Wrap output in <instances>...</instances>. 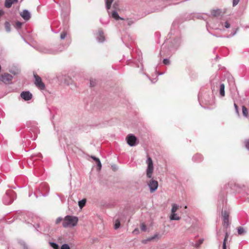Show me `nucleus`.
I'll return each instance as SVG.
<instances>
[{
  "mask_svg": "<svg viewBox=\"0 0 249 249\" xmlns=\"http://www.w3.org/2000/svg\"><path fill=\"white\" fill-rule=\"evenodd\" d=\"M66 48L64 46L60 45L58 48L51 46H41L36 48V50L42 53L55 54Z\"/></svg>",
  "mask_w": 249,
  "mask_h": 249,
  "instance_id": "nucleus-1",
  "label": "nucleus"
},
{
  "mask_svg": "<svg viewBox=\"0 0 249 249\" xmlns=\"http://www.w3.org/2000/svg\"><path fill=\"white\" fill-rule=\"evenodd\" d=\"M78 221V218L77 217L67 215L63 219L62 225L64 228L73 227L77 224Z\"/></svg>",
  "mask_w": 249,
  "mask_h": 249,
  "instance_id": "nucleus-2",
  "label": "nucleus"
},
{
  "mask_svg": "<svg viewBox=\"0 0 249 249\" xmlns=\"http://www.w3.org/2000/svg\"><path fill=\"white\" fill-rule=\"evenodd\" d=\"M16 198L15 192L12 190L7 191L3 197V202L6 205H8L12 203Z\"/></svg>",
  "mask_w": 249,
  "mask_h": 249,
  "instance_id": "nucleus-3",
  "label": "nucleus"
},
{
  "mask_svg": "<svg viewBox=\"0 0 249 249\" xmlns=\"http://www.w3.org/2000/svg\"><path fill=\"white\" fill-rule=\"evenodd\" d=\"M147 167L146 169V176L148 178H151L153 172V163L152 159L148 157L146 160Z\"/></svg>",
  "mask_w": 249,
  "mask_h": 249,
  "instance_id": "nucleus-4",
  "label": "nucleus"
},
{
  "mask_svg": "<svg viewBox=\"0 0 249 249\" xmlns=\"http://www.w3.org/2000/svg\"><path fill=\"white\" fill-rule=\"evenodd\" d=\"M126 141L127 144L130 146H135L138 142H137V138L132 134H129L126 137Z\"/></svg>",
  "mask_w": 249,
  "mask_h": 249,
  "instance_id": "nucleus-5",
  "label": "nucleus"
},
{
  "mask_svg": "<svg viewBox=\"0 0 249 249\" xmlns=\"http://www.w3.org/2000/svg\"><path fill=\"white\" fill-rule=\"evenodd\" d=\"M34 78L35 79V84L36 86L42 90L45 88L44 84L42 82V80L38 75L34 74Z\"/></svg>",
  "mask_w": 249,
  "mask_h": 249,
  "instance_id": "nucleus-6",
  "label": "nucleus"
},
{
  "mask_svg": "<svg viewBox=\"0 0 249 249\" xmlns=\"http://www.w3.org/2000/svg\"><path fill=\"white\" fill-rule=\"evenodd\" d=\"M12 79V75L7 73L1 74L0 77V80L5 84H9Z\"/></svg>",
  "mask_w": 249,
  "mask_h": 249,
  "instance_id": "nucleus-7",
  "label": "nucleus"
},
{
  "mask_svg": "<svg viewBox=\"0 0 249 249\" xmlns=\"http://www.w3.org/2000/svg\"><path fill=\"white\" fill-rule=\"evenodd\" d=\"M147 184L151 193L155 192L158 187V181L153 179L150 180Z\"/></svg>",
  "mask_w": 249,
  "mask_h": 249,
  "instance_id": "nucleus-8",
  "label": "nucleus"
},
{
  "mask_svg": "<svg viewBox=\"0 0 249 249\" xmlns=\"http://www.w3.org/2000/svg\"><path fill=\"white\" fill-rule=\"evenodd\" d=\"M222 215L223 217V225L226 228H227L230 225L229 221V214L226 211H222Z\"/></svg>",
  "mask_w": 249,
  "mask_h": 249,
  "instance_id": "nucleus-9",
  "label": "nucleus"
},
{
  "mask_svg": "<svg viewBox=\"0 0 249 249\" xmlns=\"http://www.w3.org/2000/svg\"><path fill=\"white\" fill-rule=\"evenodd\" d=\"M21 97L25 101H29L31 100L33 97L32 93L29 91H22L20 93Z\"/></svg>",
  "mask_w": 249,
  "mask_h": 249,
  "instance_id": "nucleus-10",
  "label": "nucleus"
},
{
  "mask_svg": "<svg viewBox=\"0 0 249 249\" xmlns=\"http://www.w3.org/2000/svg\"><path fill=\"white\" fill-rule=\"evenodd\" d=\"M233 188L231 187L232 189H234L237 193H240L243 190H245L246 186L244 185L239 184H235L233 185Z\"/></svg>",
  "mask_w": 249,
  "mask_h": 249,
  "instance_id": "nucleus-11",
  "label": "nucleus"
},
{
  "mask_svg": "<svg viewBox=\"0 0 249 249\" xmlns=\"http://www.w3.org/2000/svg\"><path fill=\"white\" fill-rule=\"evenodd\" d=\"M20 16L26 21L28 20L31 18V14L27 10H24L20 14Z\"/></svg>",
  "mask_w": 249,
  "mask_h": 249,
  "instance_id": "nucleus-12",
  "label": "nucleus"
},
{
  "mask_svg": "<svg viewBox=\"0 0 249 249\" xmlns=\"http://www.w3.org/2000/svg\"><path fill=\"white\" fill-rule=\"evenodd\" d=\"M97 39L99 42H103L105 40V36L102 30L100 29L98 30V35L97 36Z\"/></svg>",
  "mask_w": 249,
  "mask_h": 249,
  "instance_id": "nucleus-13",
  "label": "nucleus"
},
{
  "mask_svg": "<svg viewBox=\"0 0 249 249\" xmlns=\"http://www.w3.org/2000/svg\"><path fill=\"white\" fill-rule=\"evenodd\" d=\"M216 87H219V93L222 97L225 96V85L223 83H216Z\"/></svg>",
  "mask_w": 249,
  "mask_h": 249,
  "instance_id": "nucleus-14",
  "label": "nucleus"
},
{
  "mask_svg": "<svg viewBox=\"0 0 249 249\" xmlns=\"http://www.w3.org/2000/svg\"><path fill=\"white\" fill-rule=\"evenodd\" d=\"M18 0H5L4 6L7 8H10L12 4L14 3H17Z\"/></svg>",
  "mask_w": 249,
  "mask_h": 249,
  "instance_id": "nucleus-15",
  "label": "nucleus"
},
{
  "mask_svg": "<svg viewBox=\"0 0 249 249\" xmlns=\"http://www.w3.org/2000/svg\"><path fill=\"white\" fill-rule=\"evenodd\" d=\"M203 160V157L201 155L196 154L193 157V160L196 162H200Z\"/></svg>",
  "mask_w": 249,
  "mask_h": 249,
  "instance_id": "nucleus-16",
  "label": "nucleus"
},
{
  "mask_svg": "<svg viewBox=\"0 0 249 249\" xmlns=\"http://www.w3.org/2000/svg\"><path fill=\"white\" fill-rule=\"evenodd\" d=\"M170 219L171 220H179L180 217L176 213H171Z\"/></svg>",
  "mask_w": 249,
  "mask_h": 249,
  "instance_id": "nucleus-17",
  "label": "nucleus"
},
{
  "mask_svg": "<svg viewBox=\"0 0 249 249\" xmlns=\"http://www.w3.org/2000/svg\"><path fill=\"white\" fill-rule=\"evenodd\" d=\"M91 158L95 161L96 163L97 164V167H98L99 170H100L101 168V167H102V164H101V162L99 159H98L95 157H94V156H91Z\"/></svg>",
  "mask_w": 249,
  "mask_h": 249,
  "instance_id": "nucleus-18",
  "label": "nucleus"
},
{
  "mask_svg": "<svg viewBox=\"0 0 249 249\" xmlns=\"http://www.w3.org/2000/svg\"><path fill=\"white\" fill-rule=\"evenodd\" d=\"M112 17L113 18H114V19H115L116 20H119V19H122V20H124V18H122L121 17H120L118 13L115 11H114L112 13Z\"/></svg>",
  "mask_w": 249,
  "mask_h": 249,
  "instance_id": "nucleus-19",
  "label": "nucleus"
},
{
  "mask_svg": "<svg viewBox=\"0 0 249 249\" xmlns=\"http://www.w3.org/2000/svg\"><path fill=\"white\" fill-rule=\"evenodd\" d=\"M134 23V21L131 19H126L124 21V25L131 26Z\"/></svg>",
  "mask_w": 249,
  "mask_h": 249,
  "instance_id": "nucleus-20",
  "label": "nucleus"
},
{
  "mask_svg": "<svg viewBox=\"0 0 249 249\" xmlns=\"http://www.w3.org/2000/svg\"><path fill=\"white\" fill-rule=\"evenodd\" d=\"M114 0H106V6L107 10H109Z\"/></svg>",
  "mask_w": 249,
  "mask_h": 249,
  "instance_id": "nucleus-21",
  "label": "nucleus"
},
{
  "mask_svg": "<svg viewBox=\"0 0 249 249\" xmlns=\"http://www.w3.org/2000/svg\"><path fill=\"white\" fill-rule=\"evenodd\" d=\"M172 207L171 209V213H176L178 209L179 206L176 204H173L172 205Z\"/></svg>",
  "mask_w": 249,
  "mask_h": 249,
  "instance_id": "nucleus-22",
  "label": "nucleus"
},
{
  "mask_svg": "<svg viewBox=\"0 0 249 249\" xmlns=\"http://www.w3.org/2000/svg\"><path fill=\"white\" fill-rule=\"evenodd\" d=\"M242 114L245 117H248V110L244 106H242Z\"/></svg>",
  "mask_w": 249,
  "mask_h": 249,
  "instance_id": "nucleus-23",
  "label": "nucleus"
},
{
  "mask_svg": "<svg viewBox=\"0 0 249 249\" xmlns=\"http://www.w3.org/2000/svg\"><path fill=\"white\" fill-rule=\"evenodd\" d=\"M237 232L239 235H242L246 232L245 230L242 227L237 228Z\"/></svg>",
  "mask_w": 249,
  "mask_h": 249,
  "instance_id": "nucleus-24",
  "label": "nucleus"
},
{
  "mask_svg": "<svg viewBox=\"0 0 249 249\" xmlns=\"http://www.w3.org/2000/svg\"><path fill=\"white\" fill-rule=\"evenodd\" d=\"M220 10L219 9L213 10L212 11V15L214 17L218 16L220 14Z\"/></svg>",
  "mask_w": 249,
  "mask_h": 249,
  "instance_id": "nucleus-25",
  "label": "nucleus"
},
{
  "mask_svg": "<svg viewBox=\"0 0 249 249\" xmlns=\"http://www.w3.org/2000/svg\"><path fill=\"white\" fill-rule=\"evenodd\" d=\"M19 243L22 246L23 249H30L28 245L24 241L21 240L19 242Z\"/></svg>",
  "mask_w": 249,
  "mask_h": 249,
  "instance_id": "nucleus-26",
  "label": "nucleus"
},
{
  "mask_svg": "<svg viewBox=\"0 0 249 249\" xmlns=\"http://www.w3.org/2000/svg\"><path fill=\"white\" fill-rule=\"evenodd\" d=\"M49 244L54 249H59L58 245L56 243L50 242Z\"/></svg>",
  "mask_w": 249,
  "mask_h": 249,
  "instance_id": "nucleus-27",
  "label": "nucleus"
},
{
  "mask_svg": "<svg viewBox=\"0 0 249 249\" xmlns=\"http://www.w3.org/2000/svg\"><path fill=\"white\" fill-rule=\"evenodd\" d=\"M4 25H5V28L6 31L7 32H10L11 31V28H10L11 25H10V23L8 21H6L5 22Z\"/></svg>",
  "mask_w": 249,
  "mask_h": 249,
  "instance_id": "nucleus-28",
  "label": "nucleus"
},
{
  "mask_svg": "<svg viewBox=\"0 0 249 249\" xmlns=\"http://www.w3.org/2000/svg\"><path fill=\"white\" fill-rule=\"evenodd\" d=\"M86 199H82L81 200H80L78 202V205L80 208H83L86 204Z\"/></svg>",
  "mask_w": 249,
  "mask_h": 249,
  "instance_id": "nucleus-29",
  "label": "nucleus"
},
{
  "mask_svg": "<svg viewBox=\"0 0 249 249\" xmlns=\"http://www.w3.org/2000/svg\"><path fill=\"white\" fill-rule=\"evenodd\" d=\"M120 227V222L119 219H116L115 221L114 229L115 230L118 229Z\"/></svg>",
  "mask_w": 249,
  "mask_h": 249,
  "instance_id": "nucleus-30",
  "label": "nucleus"
},
{
  "mask_svg": "<svg viewBox=\"0 0 249 249\" xmlns=\"http://www.w3.org/2000/svg\"><path fill=\"white\" fill-rule=\"evenodd\" d=\"M203 242V239H200L198 241H197L195 244L194 246L196 248L198 247Z\"/></svg>",
  "mask_w": 249,
  "mask_h": 249,
  "instance_id": "nucleus-31",
  "label": "nucleus"
},
{
  "mask_svg": "<svg viewBox=\"0 0 249 249\" xmlns=\"http://www.w3.org/2000/svg\"><path fill=\"white\" fill-rule=\"evenodd\" d=\"M67 35V32L66 31H63L61 33L60 36V37L61 39H65Z\"/></svg>",
  "mask_w": 249,
  "mask_h": 249,
  "instance_id": "nucleus-32",
  "label": "nucleus"
},
{
  "mask_svg": "<svg viewBox=\"0 0 249 249\" xmlns=\"http://www.w3.org/2000/svg\"><path fill=\"white\" fill-rule=\"evenodd\" d=\"M34 133V137L33 138V140H35L36 138V135L37 133L39 132V130L37 128L35 127L34 128V130H32Z\"/></svg>",
  "mask_w": 249,
  "mask_h": 249,
  "instance_id": "nucleus-33",
  "label": "nucleus"
},
{
  "mask_svg": "<svg viewBox=\"0 0 249 249\" xmlns=\"http://www.w3.org/2000/svg\"><path fill=\"white\" fill-rule=\"evenodd\" d=\"M60 249H70V247L68 244H64L61 246Z\"/></svg>",
  "mask_w": 249,
  "mask_h": 249,
  "instance_id": "nucleus-34",
  "label": "nucleus"
},
{
  "mask_svg": "<svg viewBox=\"0 0 249 249\" xmlns=\"http://www.w3.org/2000/svg\"><path fill=\"white\" fill-rule=\"evenodd\" d=\"M141 229L142 231H145L146 230V225L144 223H142L141 225Z\"/></svg>",
  "mask_w": 249,
  "mask_h": 249,
  "instance_id": "nucleus-35",
  "label": "nucleus"
},
{
  "mask_svg": "<svg viewBox=\"0 0 249 249\" xmlns=\"http://www.w3.org/2000/svg\"><path fill=\"white\" fill-rule=\"evenodd\" d=\"M22 23L19 21H18L16 23L15 27L17 29L20 28L22 26Z\"/></svg>",
  "mask_w": 249,
  "mask_h": 249,
  "instance_id": "nucleus-36",
  "label": "nucleus"
},
{
  "mask_svg": "<svg viewBox=\"0 0 249 249\" xmlns=\"http://www.w3.org/2000/svg\"><path fill=\"white\" fill-rule=\"evenodd\" d=\"M244 143L246 148L249 150V139L245 140Z\"/></svg>",
  "mask_w": 249,
  "mask_h": 249,
  "instance_id": "nucleus-37",
  "label": "nucleus"
},
{
  "mask_svg": "<svg viewBox=\"0 0 249 249\" xmlns=\"http://www.w3.org/2000/svg\"><path fill=\"white\" fill-rule=\"evenodd\" d=\"M163 63L165 65H169L170 63V60L167 58H164L163 60Z\"/></svg>",
  "mask_w": 249,
  "mask_h": 249,
  "instance_id": "nucleus-38",
  "label": "nucleus"
},
{
  "mask_svg": "<svg viewBox=\"0 0 249 249\" xmlns=\"http://www.w3.org/2000/svg\"><path fill=\"white\" fill-rule=\"evenodd\" d=\"M36 156L37 158H40V157H41V154L38 153V154H37L36 155H32V156H31V160H35V157H36Z\"/></svg>",
  "mask_w": 249,
  "mask_h": 249,
  "instance_id": "nucleus-39",
  "label": "nucleus"
},
{
  "mask_svg": "<svg viewBox=\"0 0 249 249\" xmlns=\"http://www.w3.org/2000/svg\"><path fill=\"white\" fill-rule=\"evenodd\" d=\"M96 85L95 80H90V86L92 87L95 86Z\"/></svg>",
  "mask_w": 249,
  "mask_h": 249,
  "instance_id": "nucleus-40",
  "label": "nucleus"
},
{
  "mask_svg": "<svg viewBox=\"0 0 249 249\" xmlns=\"http://www.w3.org/2000/svg\"><path fill=\"white\" fill-rule=\"evenodd\" d=\"M31 225H33L34 227H35L36 230L37 231H39V230L38 229V228H39V224H35V223L34 224L31 223Z\"/></svg>",
  "mask_w": 249,
  "mask_h": 249,
  "instance_id": "nucleus-41",
  "label": "nucleus"
},
{
  "mask_svg": "<svg viewBox=\"0 0 249 249\" xmlns=\"http://www.w3.org/2000/svg\"><path fill=\"white\" fill-rule=\"evenodd\" d=\"M180 44V40L179 38H178L177 39V41H176V45H175V46L176 47H178L179 46Z\"/></svg>",
  "mask_w": 249,
  "mask_h": 249,
  "instance_id": "nucleus-42",
  "label": "nucleus"
},
{
  "mask_svg": "<svg viewBox=\"0 0 249 249\" xmlns=\"http://www.w3.org/2000/svg\"><path fill=\"white\" fill-rule=\"evenodd\" d=\"M63 218L61 217H58L56 219V221H55V223L56 224H59L60 222H61L62 221Z\"/></svg>",
  "mask_w": 249,
  "mask_h": 249,
  "instance_id": "nucleus-43",
  "label": "nucleus"
},
{
  "mask_svg": "<svg viewBox=\"0 0 249 249\" xmlns=\"http://www.w3.org/2000/svg\"><path fill=\"white\" fill-rule=\"evenodd\" d=\"M234 107L236 112L237 113V114L238 115H239V111H238V106L235 103L234 104Z\"/></svg>",
  "mask_w": 249,
  "mask_h": 249,
  "instance_id": "nucleus-44",
  "label": "nucleus"
},
{
  "mask_svg": "<svg viewBox=\"0 0 249 249\" xmlns=\"http://www.w3.org/2000/svg\"><path fill=\"white\" fill-rule=\"evenodd\" d=\"M240 0H233L232 5L233 6H236L239 2Z\"/></svg>",
  "mask_w": 249,
  "mask_h": 249,
  "instance_id": "nucleus-45",
  "label": "nucleus"
},
{
  "mask_svg": "<svg viewBox=\"0 0 249 249\" xmlns=\"http://www.w3.org/2000/svg\"><path fill=\"white\" fill-rule=\"evenodd\" d=\"M158 234H155L154 236L151 237V238H149V239H147V240L148 241H150V240H153L155 238H156L157 237H158Z\"/></svg>",
  "mask_w": 249,
  "mask_h": 249,
  "instance_id": "nucleus-46",
  "label": "nucleus"
},
{
  "mask_svg": "<svg viewBox=\"0 0 249 249\" xmlns=\"http://www.w3.org/2000/svg\"><path fill=\"white\" fill-rule=\"evenodd\" d=\"M226 244H227V242L223 241V245H222V249H227Z\"/></svg>",
  "mask_w": 249,
  "mask_h": 249,
  "instance_id": "nucleus-47",
  "label": "nucleus"
},
{
  "mask_svg": "<svg viewBox=\"0 0 249 249\" xmlns=\"http://www.w3.org/2000/svg\"><path fill=\"white\" fill-rule=\"evenodd\" d=\"M225 27L226 28H229L230 27V24L227 21L225 23Z\"/></svg>",
  "mask_w": 249,
  "mask_h": 249,
  "instance_id": "nucleus-48",
  "label": "nucleus"
},
{
  "mask_svg": "<svg viewBox=\"0 0 249 249\" xmlns=\"http://www.w3.org/2000/svg\"><path fill=\"white\" fill-rule=\"evenodd\" d=\"M228 236H229V234H228V233L227 232H226V233H225V238L224 239V241L227 242V241L228 240Z\"/></svg>",
  "mask_w": 249,
  "mask_h": 249,
  "instance_id": "nucleus-49",
  "label": "nucleus"
},
{
  "mask_svg": "<svg viewBox=\"0 0 249 249\" xmlns=\"http://www.w3.org/2000/svg\"><path fill=\"white\" fill-rule=\"evenodd\" d=\"M165 46H166V45H165V44H162V46H161V52H160V53H161V52L163 51V50H164V48H165Z\"/></svg>",
  "mask_w": 249,
  "mask_h": 249,
  "instance_id": "nucleus-50",
  "label": "nucleus"
},
{
  "mask_svg": "<svg viewBox=\"0 0 249 249\" xmlns=\"http://www.w3.org/2000/svg\"><path fill=\"white\" fill-rule=\"evenodd\" d=\"M43 187H45L46 190H48V186L47 185H46L45 184H42L40 187V188H43Z\"/></svg>",
  "mask_w": 249,
  "mask_h": 249,
  "instance_id": "nucleus-51",
  "label": "nucleus"
},
{
  "mask_svg": "<svg viewBox=\"0 0 249 249\" xmlns=\"http://www.w3.org/2000/svg\"><path fill=\"white\" fill-rule=\"evenodd\" d=\"M138 232V230L135 229L134 231H133V233H137V232Z\"/></svg>",
  "mask_w": 249,
  "mask_h": 249,
  "instance_id": "nucleus-52",
  "label": "nucleus"
},
{
  "mask_svg": "<svg viewBox=\"0 0 249 249\" xmlns=\"http://www.w3.org/2000/svg\"><path fill=\"white\" fill-rule=\"evenodd\" d=\"M156 81H157V79H156V78H155V79H154V81H152V83H155Z\"/></svg>",
  "mask_w": 249,
  "mask_h": 249,
  "instance_id": "nucleus-53",
  "label": "nucleus"
},
{
  "mask_svg": "<svg viewBox=\"0 0 249 249\" xmlns=\"http://www.w3.org/2000/svg\"><path fill=\"white\" fill-rule=\"evenodd\" d=\"M217 239L219 240V233L218 232L217 233Z\"/></svg>",
  "mask_w": 249,
  "mask_h": 249,
  "instance_id": "nucleus-54",
  "label": "nucleus"
},
{
  "mask_svg": "<svg viewBox=\"0 0 249 249\" xmlns=\"http://www.w3.org/2000/svg\"><path fill=\"white\" fill-rule=\"evenodd\" d=\"M140 59H140V58H139V62L140 63V64H141V66H142V68L143 66H142V63H141V62H140V61H141V60H140Z\"/></svg>",
  "mask_w": 249,
  "mask_h": 249,
  "instance_id": "nucleus-55",
  "label": "nucleus"
},
{
  "mask_svg": "<svg viewBox=\"0 0 249 249\" xmlns=\"http://www.w3.org/2000/svg\"><path fill=\"white\" fill-rule=\"evenodd\" d=\"M212 89L213 90H214V87H213V85H212Z\"/></svg>",
  "mask_w": 249,
  "mask_h": 249,
  "instance_id": "nucleus-56",
  "label": "nucleus"
},
{
  "mask_svg": "<svg viewBox=\"0 0 249 249\" xmlns=\"http://www.w3.org/2000/svg\"><path fill=\"white\" fill-rule=\"evenodd\" d=\"M236 31L234 32V33L232 34V36H234L236 34Z\"/></svg>",
  "mask_w": 249,
  "mask_h": 249,
  "instance_id": "nucleus-57",
  "label": "nucleus"
},
{
  "mask_svg": "<svg viewBox=\"0 0 249 249\" xmlns=\"http://www.w3.org/2000/svg\"><path fill=\"white\" fill-rule=\"evenodd\" d=\"M34 219L35 220H37V219H38V218H34Z\"/></svg>",
  "mask_w": 249,
  "mask_h": 249,
  "instance_id": "nucleus-58",
  "label": "nucleus"
}]
</instances>
